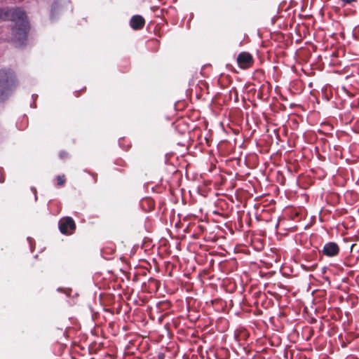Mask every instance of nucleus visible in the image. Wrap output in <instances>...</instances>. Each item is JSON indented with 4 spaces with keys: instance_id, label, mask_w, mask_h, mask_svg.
I'll return each mask as SVG.
<instances>
[{
    "instance_id": "nucleus-1",
    "label": "nucleus",
    "mask_w": 359,
    "mask_h": 359,
    "mask_svg": "<svg viewBox=\"0 0 359 359\" xmlns=\"http://www.w3.org/2000/svg\"><path fill=\"white\" fill-rule=\"evenodd\" d=\"M11 20L12 41L15 47L24 48L27 45L30 24L26 12L21 8L11 11L8 8H0V21Z\"/></svg>"
},
{
    "instance_id": "nucleus-2",
    "label": "nucleus",
    "mask_w": 359,
    "mask_h": 359,
    "mask_svg": "<svg viewBox=\"0 0 359 359\" xmlns=\"http://www.w3.org/2000/svg\"><path fill=\"white\" fill-rule=\"evenodd\" d=\"M18 85L15 72L11 69H0V102H4L13 94Z\"/></svg>"
},
{
    "instance_id": "nucleus-3",
    "label": "nucleus",
    "mask_w": 359,
    "mask_h": 359,
    "mask_svg": "<svg viewBox=\"0 0 359 359\" xmlns=\"http://www.w3.org/2000/svg\"><path fill=\"white\" fill-rule=\"evenodd\" d=\"M76 223L71 217H64L58 222V229L62 234L69 236L76 230Z\"/></svg>"
},
{
    "instance_id": "nucleus-4",
    "label": "nucleus",
    "mask_w": 359,
    "mask_h": 359,
    "mask_svg": "<svg viewBox=\"0 0 359 359\" xmlns=\"http://www.w3.org/2000/svg\"><path fill=\"white\" fill-rule=\"evenodd\" d=\"M340 252V248L339 245L334 241H330L326 243L321 250L319 252L326 257H337Z\"/></svg>"
},
{
    "instance_id": "nucleus-5",
    "label": "nucleus",
    "mask_w": 359,
    "mask_h": 359,
    "mask_svg": "<svg viewBox=\"0 0 359 359\" xmlns=\"http://www.w3.org/2000/svg\"><path fill=\"white\" fill-rule=\"evenodd\" d=\"M237 62L241 68L245 69L252 64L253 58L250 53L242 52L238 55Z\"/></svg>"
},
{
    "instance_id": "nucleus-6",
    "label": "nucleus",
    "mask_w": 359,
    "mask_h": 359,
    "mask_svg": "<svg viewBox=\"0 0 359 359\" xmlns=\"http://www.w3.org/2000/svg\"><path fill=\"white\" fill-rule=\"evenodd\" d=\"M63 8L60 1L55 0L53 2L50 11V19L52 21L57 20L59 15L62 12Z\"/></svg>"
},
{
    "instance_id": "nucleus-7",
    "label": "nucleus",
    "mask_w": 359,
    "mask_h": 359,
    "mask_svg": "<svg viewBox=\"0 0 359 359\" xmlns=\"http://www.w3.org/2000/svg\"><path fill=\"white\" fill-rule=\"evenodd\" d=\"M145 24L144 18L140 15H133L130 20V26L134 30L141 29Z\"/></svg>"
},
{
    "instance_id": "nucleus-8",
    "label": "nucleus",
    "mask_w": 359,
    "mask_h": 359,
    "mask_svg": "<svg viewBox=\"0 0 359 359\" xmlns=\"http://www.w3.org/2000/svg\"><path fill=\"white\" fill-rule=\"evenodd\" d=\"M114 252V250L111 248H104V249L101 250V255L105 259H109L110 257H107V255H108L111 252Z\"/></svg>"
},
{
    "instance_id": "nucleus-9",
    "label": "nucleus",
    "mask_w": 359,
    "mask_h": 359,
    "mask_svg": "<svg viewBox=\"0 0 359 359\" xmlns=\"http://www.w3.org/2000/svg\"><path fill=\"white\" fill-rule=\"evenodd\" d=\"M57 184L59 186H62L65 182V176L64 175H58L57 176Z\"/></svg>"
},
{
    "instance_id": "nucleus-10",
    "label": "nucleus",
    "mask_w": 359,
    "mask_h": 359,
    "mask_svg": "<svg viewBox=\"0 0 359 359\" xmlns=\"http://www.w3.org/2000/svg\"><path fill=\"white\" fill-rule=\"evenodd\" d=\"M258 271H259V276L262 277H265L266 276H268L269 277V276H273V273H275V271H269V273H263V271H262V270H259Z\"/></svg>"
},
{
    "instance_id": "nucleus-11",
    "label": "nucleus",
    "mask_w": 359,
    "mask_h": 359,
    "mask_svg": "<svg viewBox=\"0 0 359 359\" xmlns=\"http://www.w3.org/2000/svg\"><path fill=\"white\" fill-rule=\"evenodd\" d=\"M27 240L29 244L31 252H33L34 240L31 237H27Z\"/></svg>"
},
{
    "instance_id": "nucleus-12",
    "label": "nucleus",
    "mask_w": 359,
    "mask_h": 359,
    "mask_svg": "<svg viewBox=\"0 0 359 359\" xmlns=\"http://www.w3.org/2000/svg\"><path fill=\"white\" fill-rule=\"evenodd\" d=\"M69 156L68 153L65 151H60L59 153V158L60 159H65Z\"/></svg>"
},
{
    "instance_id": "nucleus-13",
    "label": "nucleus",
    "mask_w": 359,
    "mask_h": 359,
    "mask_svg": "<svg viewBox=\"0 0 359 359\" xmlns=\"http://www.w3.org/2000/svg\"><path fill=\"white\" fill-rule=\"evenodd\" d=\"M63 290V289L59 287L57 288V291L60 292ZM64 292L67 295V296H70L71 295V292H72V290L71 289H64Z\"/></svg>"
},
{
    "instance_id": "nucleus-14",
    "label": "nucleus",
    "mask_w": 359,
    "mask_h": 359,
    "mask_svg": "<svg viewBox=\"0 0 359 359\" xmlns=\"http://www.w3.org/2000/svg\"><path fill=\"white\" fill-rule=\"evenodd\" d=\"M85 172H88V174L91 175L93 177V181H94V183H96L97 182V175L96 173H92L86 170H84Z\"/></svg>"
},
{
    "instance_id": "nucleus-15",
    "label": "nucleus",
    "mask_w": 359,
    "mask_h": 359,
    "mask_svg": "<svg viewBox=\"0 0 359 359\" xmlns=\"http://www.w3.org/2000/svg\"><path fill=\"white\" fill-rule=\"evenodd\" d=\"M323 275L325 274L326 271H321ZM324 279L328 283V285L330 284V280L329 279V277L327 276H323Z\"/></svg>"
},
{
    "instance_id": "nucleus-16",
    "label": "nucleus",
    "mask_w": 359,
    "mask_h": 359,
    "mask_svg": "<svg viewBox=\"0 0 359 359\" xmlns=\"http://www.w3.org/2000/svg\"><path fill=\"white\" fill-rule=\"evenodd\" d=\"M31 190L32 191V192H33V193H34V200H35V201H37V196H36V188H35V187H31Z\"/></svg>"
},
{
    "instance_id": "nucleus-17",
    "label": "nucleus",
    "mask_w": 359,
    "mask_h": 359,
    "mask_svg": "<svg viewBox=\"0 0 359 359\" xmlns=\"http://www.w3.org/2000/svg\"><path fill=\"white\" fill-rule=\"evenodd\" d=\"M123 140L122 138H120V139L118 140V144H119V146H120L121 147H122V148H123V149H124V150H127V149H128V146L127 147V148H126V147H123V146H122V141H123Z\"/></svg>"
},
{
    "instance_id": "nucleus-18",
    "label": "nucleus",
    "mask_w": 359,
    "mask_h": 359,
    "mask_svg": "<svg viewBox=\"0 0 359 359\" xmlns=\"http://www.w3.org/2000/svg\"><path fill=\"white\" fill-rule=\"evenodd\" d=\"M30 107H32V108L36 107V101L33 100V102L30 104Z\"/></svg>"
},
{
    "instance_id": "nucleus-19",
    "label": "nucleus",
    "mask_w": 359,
    "mask_h": 359,
    "mask_svg": "<svg viewBox=\"0 0 359 359\" xmlns=\"http://www.w3.org/2000/svg\"><path fill=\"white\" fill-rule=\"evenodd\" d=\"M37 97H38V95H36V94H33V95H32V100H34V101H36V98H37Z\"/></svg>"
},
{
    "instance_id": "nucleus-20",
    "label": "nucleus",
    "mask_w": 359,
    "mask_h": 359,
    "mask_svg": "<svg viewBox=\"0 0 359 359\" xmlns=\"http://www.w3.org/2000/svg\"><path fill=\"white\" fill-rule=\"evenodd\" d=\"M5 180V178L2 176H0V183H3Z\"/></svg>"
},
{
    "instance_id": "nucleus-21",
    "label": "nucleus",
    "mask_w": 359,
    "mask_h": 359,
    "mask_svg": "<svg viewBox=\"0 0 359 359\" xmlns=\"http://www.w3.org/2000/svg\"><path fill=\"white\" fill-rule=\"evenodd\" d=\"M79 92H80L79 90H76V91L74 92V94H75V96H76V97H78V96L79 95Z\"/></svg>"
},
{
    "instance_id": "nucleus-22",
    "label": "nucleus",
    "mask_w": 359,
    "mask_h": 359,
    "mask_svg": "<svg viewBox=\"0 0 359 359\" xmlns=\"http://www.w3.org/2000/svg\"><path fill=\"white\" fill-rule=\"evenodd\" d=\"M303 269L307 270V269H311V267H304Z\"/></svg>"
},
{
    "instance_id": "nucleus-23",
    "label": "nucleus",
    "mask_w": 359,
    "mask_h": 359,
    "mask_svg": "<svg viewBox=\"0 0 359 359\" xmlns=\"http://www.w3.org/2000/svg\"><path fill=\"white\" fill-rule=\"evenodd\" d=\"M321 269L325 270V269H327V266H323V267H322Z\"/></svg>"
},
{
    "instance_id": "nucleus-24",
    "label": "nucleus",
    "mask_w": 359,
    "mask_h": 359,
    "mask_svg": "<svg viewBox=\"0 0 359 359\" xmlns=\"http://www.w3.org/2000/svg\"><path fill=\"white\" fill-rule=\"evenodd\" d=\"M16 126H17V127H18V128H19V129H20V130H22V128H20V127L18 126V123H16Z\"/></svg>"
},
{
    "instance_id": "nucleus-25",
    "label": "nucleus",
    "mask_w": 359,
    "mask_h": 359,
    "mask_svg": "<svg viewBox=\"0 0 359 359\" xmlns=\"http://www.w3.org/2000/svg\"><path fill=\"white\" fill-rule=\"evenodd\" d=\"M142 269H147V267H142Z\"/></svg>"
},
{
    "instance_id": "nucleus-26",
    "label": "nucleus",
    "mask_w": 359,
    "mask_h": 359,
    "mask_svg": "<svg viewBox=\"0 0 359 359\" xmlns=\"http://www.w3.org/2000/svg\"><path fill=\"white\" fill-rule=\"evenodd\" d=\"M203 271L204 272V273H206L208 271L203 270Z\"/></svg>"
}]
</instances>
